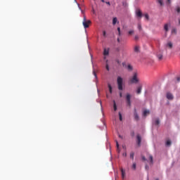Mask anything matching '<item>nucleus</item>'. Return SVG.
Masks as SVG:
<instances>
[{"instance_id": "nucleus-12", "label": "nucleus", "mask_w": 180, "mask_h": 180, "mask_svg": "<svg viewBox=\"0 0 180 180\" xmlns=\"http://www.w3.org/2000/svg\"><path fill=\"white\" fill-rule=\"evenodd\" d=\"M103 56H109V49H104Z\"/></svg>"}, {"instance_id": "nucleus-27", "label": "nucleus", "mask_w": 180, "mask_h": 180, "mask_svg": "<svg viewBox=\"0 0 180 180\" xmlns=\"http://www.w3.org/2000/svg\"><path fill=\"white\" fill-rule=\"evenodd\" d=\"M134 51H135L136 53H139V46H135V48H134Z\"/></svg>"}, {"instance_id": "nucleus-5", "label": "nucleus", "mask_w": 180, "mask_h": 180, "mask_svg": "<svg viewBox=\"0 0 180 180\" xmlns=\"http://www.w3.org/2000/svg\"><path fill=\"white\" fill-rule=\"evenodd\" d=\"M136 143L139 147L141 146V136L139 134L136 136Z\"/></svg>"}, {"instance_id": "nucleus-13", "label": "nucleus", "mask_w": 180, "mask_h": 180, "mask_svg": "<svg viewBox=\"0 0 180 180\" xmlns=\"http://www.w3.org/2000/svg\"><path fill=\"white\" fill-rule=\"evenodd\" d=\"M149 160H150V165H153V155H149Z\"/></svg>"}, {"instance_id": "nucleus-49", "label": "nucleus", "mask_w": 180, "mask_h": 180, "mask_svg": "<svg viewBox=\"0 0 180 180\" xmlns=\"http://www.w3.org/2000/svg\"><path fill=\"white\" fill-rule=\"evenodd\" d=\"M179 25H180V20H179Z\"/></svg>"}, {"instance_id": "nucleus-17", "label": "nucleus", "mask_w": 180, "mask_h": 180, "mask_svg": "<svg viewBox=\"0 0 180 180\" xmlns=\"http://www.w3.org/2000/svg\"><path fill=\"white\" fill-rule=\"evenodd\" d=\"M147 115H150V110H146L143 111V116H146Z\"/></svg>"}, {"instance_id": "nucleus-38", "label": "nucleus", "mask_w": 180, "mask_h": 180, "mask_svg": "<svg viewBox=\"0 0 180 180\" xmlns=\"http://www.w3.org/2000/svg\"><path fill=\"white\" fill-rule=\"evenodd\" d=\"M134 39H135V40H139V36L136 35Z\"/></svg>"}, {"instance_id": "nucleus-24", "label": "nucleus", "mask_w": 180, "mask_h": 180, "mask_svg": "<svg viewBox=\"0 0 180 180\" xmlns=\"http://www.w3.org/2000/svg\"><path fill=\"white\" fill-rule=\"evenodd\" d=\"M118 36H121L122 33L120 32V27H117Z\"/></svg>"}, {"instance_id": "nucleus-3", "label": "nucleus", "mask_w": 180, "mask_h": 180, "mask_svg": "<svg viewBox=\"0 0 180 180\" xmlns=\"http://www.w3.org/2000/svg\"><path fill=\"white\" fill-rule=\"evenodd\" d=\"M118 89L120 91H123V79L121 77H118L117 79Z\"/></svg>"}, {"instance_id": "nucleus-35", "label": "nucleus", "mask_w": 180, "mask_h": 180, "mask_svg": "<svg viewBox=\"0 0 180 180\" xmlns=\"http://www.w3.org/2000/svg\"><path fill=\"white\" fill-rule=\"evenodd\" d=\"M132 168H133V169H136V163H134L132 165Z\"/></svg>"}, {"instance_id": "nucleus-4", "label": "nucleus", "mask_w": 180, "mask_h": 180, "mask_svg": "<svg viewBox=\"0 0 180 180\" xmlns=\"http://www.w3.org/2000/svg\"><path fill=\"white\" fill-rule=\"evenodd\" d=\"M131 96L129 94H127L126 99H127V106H131V101H130Z\"/></svg>"}, {"instance_id": "nucleus-48", "label": "nucleus", "mask_w": 180, "mask_h": 180, "mask_svg": "<svg viewBox=\"0 0 180 180\" xmlns=\"http://www.w3.org/2000/svg\"><path fill=\"white\" fill-rule=\"evenodd\" d=\"M101 2H105V0H101Z\"/></svg>"}, {"instance_id": "nucleus-7", "label": "nucleus", "mask_w": 180, "mask_h": 180, "mask_svg": "<svg viewBox=\"0 0 180 180\" xmlns=\"http://www.w3.org/2000/svg\"><path fill=\"white\" fill-rule=\"evenodd\" d=\"M120 171L122 179H124L126 178V171L123 168H121Z\"/></svg>"}, {"instance_id": "nucleus-23", "label": "nucleus", "mask_w": 180, "mask_h": 180, "mask_svg": "<svg viewBox=\"0 0 180 180\" xmlns=\"http://www.w3.org/2000/svg\"><path fill=\"white\" fill-rule=\"evenodd\" d=\"M164 29L166 32H168V24H165L164 26Z\"/></svg>"}, {"instance_id": "nucleus-18", "label": "nucleus", "mask_w": 180, "mask_h": 180, "mask_svg": "<svg viewBox=\"0 0 180 180\" xmlns=\"http://www.w3.org/2000/svg\"><path fill=\"white\" fill-rule=\"evenodd\" d=\"M128 71H133V66L131 65H128Z\"/></svg>"}, {"instance_id": "nucleus-32", "label": "nucleus", "mask_w": 180, "mask_h": 180, "mask_svg": "<svg viewBox=\"0 0 180 180\" xmlns=\"http://www.w3.org/2000/svg\"><path fill=\"white\" fill-rule=\"evenodd\" d=\"M116 146H117V151L119 153V142H116Z\"/></svg>"}, {"instance_id": "nucleus-36", "label": "nucleus", "mask_w": 180, "mask_h": 180, "mask_svg": "<svg viewBox=\"0 0 180 180\" xmlns=\"http://www.w3.org/2000/svg\"><path fill=\"white\" fill-rule=\"evenodd\" d=\"M176 81H177V82H180V77L179 76H178L176 77Z\"/></svg>"}, {"instance_id": "nucleus-33", "label": "nucleus", "mask_w": 180, "mask_h": 180, "mask_svg": "<svg viewBox=\"0 0 180 180\" xmlns=\"http://www.w3.org/2000/svg\"><path fill=\"white\" fill-rule=\"evenodd\" d=\"M103 36L104 37H106V31H103Z\"/></svg>"}, {"instance_id": "nucleus-39", "label": "nucleus", "mask_w": 180, "mask_h": 180, "mask_svg": "<svg viewBox=\"0 0 180 180\" xmlns=\"http://www.w3.org/2000/svg\"><path fill=\"white\" fill-rule=\"evenodd\" d=\"M142 160H143V161H146V157L142 156Z\"/></svg>"}, {"instance_id": "nucleus-25", "label": "nucleus", "mask_w": 180, "mask_h": 180, "mask_svg": "<svg viewBox=\"0 0 180 180\" xmlns=\"http://www.w3.org/2000/svg\"><path fill=\"white\" fill-rule=\"evenodd\" d=\"M119 117H120V122H122L123 120V117H122V113L120 112H119Z\"/></svg>"}, {"instance_id": "nucleus-51", "label": "nucleus", "mask_w": 180, "mask_h": 180, "mask_svg": "<svg viewBox=\"0 0 180 180\" xmlns=\"http://www.w3.org/2000/svg\"><path fill=\"white\" fill-rule=\"evenodd\" d=\"M133 136H134V132H133Z\"/></svg>"}, {"instance_id": "nucleus-28", "label": "nucleus", "mask_w": 180, "mask_h": 180, "mask_svg": "<svg viewBox=\"0 0 180 180\" xmlns=\"http://www.w3.org/2000/svg\"><path fill=\"white\" fill-rule=\"evenodd\" d=\"M166 146H171V141L169 140L167 141Z\"/></svg>"}, {"instance_id": "nucleus-34", "label": "nucleus", "mask_w": 180, "mask_h": 180, "mask_svg": "<svg viewBox=\"0 0 180 180\" xmlns=\"http://www.w3.org/2000/svg\"><path fill=\"white\" fill-rule=\"evenodd\" d=\"M176 12H177L178 13H180V7H177V8H176Z\"/></svg>"}, {"instance_id": "nucleus-41", "label": "nucleus", "mask_w": 180, "mask_h": 180, "mask_svg": "<svg viewBox=\"0 0 180 180\" xmlns=\"http://www.w3.org/2000/svg\"><path fill=\"white\" fill-rule=\"evenodd\" d=\"M123 155H124V157H127V153H123Z\"/></svg>"}, {"instance_id": "nucleus-50", "label": "nucleus", "mask_w": 180, "mask_h": 180, "mask_svg": "<svg viewBox=\"0 0 180 180\" xmlns=\"http://www.w3.org/2000/svg\"><path fill=\"white\" fill-rule=\"evenodd\" d=\"M106 97H107V98H109V96L107 95Z\"/></svg>"}, {"instance_id": "nucleus-10", "label": "nucleus", "mask_w": 180, "mask_h": 180, "mask_svg": "<svg viewBox=\"0 0 180 180\" xmlns=\"http://www.w3.org/2000/svg\"><path fill=\"white\" fill-rule=\"evenodd\" d=\"M141 89H143V86H139L136 89V94L140 95L141 94Z\"/></svg>"}, {"instance_id": "nucleus-22", "label": "nucleus", "mask_w": 180, "mask_h": 180, "mask_svg": "<svg viewBox=\"0 0 180 180\" xmlns=\"http://www.w3.org/2000/svg\"><path fill=\"white\" fill-rule=\"evenodd\" d=\"M155 124L156 126H158V124H160V120H158V119L155 120Z\"/></svg>"}, {"instance_id": "nucleus-29", "label": "nucleus", "mask_w": 180, "mask_h": 180, "mask_svg": "<svg viewBox=\"0 0 180 180\" xmlns=\"http://www.w3.org/2000/svg\"><path fill=\"white\" fill-rule=\"evenodd\" d=\"M158 3L161 6H162V0H158Z\"/></svg>"}, {"instance_id": "nucleus-30", "label": "nucleus", "mask_w": 180, "mask_h": 180, "mask_svg": "<svg viewBox=\"0 0 180 180\" xmlns=\"http://www.w3.org/2000/svg\"><path fill=\"white\" fill-rule=\"evenodd\" d=\"M145 18L147 20H148L149 19V16H148V14H145Z\"/></svg>"}, {"instance_id": "nucleus-8", "label": "nucleus", "mask_w": 180, "mask_h": 180, "mask_svg": "<svg viewBox=\"0 0 180 180\" xmlns=\"http://www.w3.org/2000/svg\"><path fill=\"white\" fill-rule=\"evenodd\" d=\"M167 98L169 99V101H172V99H174V96L172 95V94L171 93H167Z\"/></svg>"}, {"instance_id": "nucleus-11", "label": "nucleus", "mask_w": 180, "mask_h": 180, "mask_svg": "<svg viewBox=\"0 0 180 180\" xmlns=\"http://www.w3.org/2000/svg\"><path fill=\"white\" fill-rule=\"evenodd\" d=\"M157 57L159 61H161V60H162V58H163L162 53H158Z\"/></svg>"}, {"instance_id": "nucleus-43", "label": "nucleus", "mask_w": 180, "mask_h": 180, "mask_svg": "<svg viewBox=\"0 0 180 180\" xmlns=\"http://www.w3.org/2000/svg\"><path fill=\"white\" fill-rule=\"evenodd\" d=\"M123 96L122 92L120 93V97L122 98Z\"/></svg>"}, {"instance_id": "nucleus-15", "label": "nucleus", "mask_w": 180, "mask_h": 180, "mask_svg": "<svg viewBox=\"0 0 180 180\" xmlns=\"http://www.w3.org/2000/svg\"><path fill=\"white\" fill-rule=\"evenodd\" d=\"M133 34H134V30H129V31L128 32V35H129V36H131V35H133Z\"/></svg>"}, {"instance_id": "nucleus-14", "label": "nucleus", "mask_w": 180, "mask_h": 180, "mask_svg": "<svg viewBox=\"0 0 180 180\" xmlns=\"http://www.w3.org/2000/svg\"><path fill=\"white\" fill-rule=\"evenodd\" d=\"M116 23H117V18L115 17L112 19V25H116Z\"/></svg>"}, {"instance_id": "nucleus-26", "label": "nucleus", "mask_w": 180, "mask_h": 180, "mask_svg": "<svg viewBox=\"0 0 180 180\" xmlns=\"http://www.w3.org/2000/svg\"><path fill=\"white\" fill-rule=\"evenodd\" d=\"M93 74H94L96 79H98V76L96 75V72H95V70L93 71Z\"/></svg>"}, {"instance_id": "nucleus-1", "label": "nucleus", "mask_w": 180, "mask_h": 180, "mask_svg": "<svg viewBox=\"0 0 180 180\" xmlns=\"http://www.w3.org/2000/svg\"><path fill=\"white\" fill-rule=\"evenodd\" d=\"M129 82H131V84H139V82H140V79L139 78V73H137V72H134L133 73L132 77L129 79Z\"/></svg>"}, {"instance_id": "nucleus-44", "label": "nucleus", "mask_w": 180, "mask_h": 180, "mask_svg": "<svg viewBox=\"0 0 180 180\" xmlns=\"http://www.w3.org/2000/svg\"><path fill=\"white\" fill-rule=\"evenodd\" d=\"M117 41H118V43H120V38H117Z\"/></svg>"}, {"instance_id": "nucleus-19", "label": "nucleus", "mask_w": 180, "mask_h": 180, "mask_svg": "<svg viewBox=\"0 0 180 180\" xmlns=\"http://www.w3.org/2000/svg\"><path fill=\"white\" fill-rule=\"evenodd\" d=\"M167 46L169 49H172V42H168Z\"/></svg>"}, {"instance_id": "nucleus-46", "label": "nucleus", "mask_w": 180, "mask_h": 180, "mask_svg": "<svg viewBox=\"0 0 180 180\" xmlns=\"http://www.w3.org/2000/svg\"><path fill=\"white\" fill-rule=\"evenodd\" d=\"M145 168H146V169H148V165H146Z\"/></svg>"}, {"instance_id": "nucleus-16", "label": "nucleus", "mask_w": 180, "mask_h": 180, "mask_svg": "<svg viewBox=\"0 0 180 180\" xmlns=\"http://www.w3.org/2000/svg\"><path fill=\"white\" fill-rule=\"evenodd\" d=\"M113 108H114V110L116 112V110H117V106L116 105V101H113Z\"/></svg>"}, {"instance_id": "nucleus-20", "label": "nucleus", "mask_w": 180, "mask_h": 180, "mask_svg": "<svg viewBox=\"0 0 180 180\" xmlns=\"http://www.w3.org/2000/svg\"><path fill=\"white\" fill-rule=\"evenodd\" d=\"M108 87L109 89L110 94H112V86L110 85V84H108Z\"/></svg>"}, {"instance_id": "nucleus-21", "label": "nucleus", "mask_w": 180, "mask_h": 180, "mask_svg": "<svg viewBox=\"0 0 180 180\" xmlns=\"http://www.w3.org/2000/svg\"><path fill=\"white\" fill-rule=\"evenodd\" d=\"M130 158H131V160H134V152H131L130 153Z\"/></svg>"}, {"instance_id": "nucleus-6", "label": "nucleus", "mask_w": 180, "mask_h": 180, "mask_svg": "<svg viewBox=\"0 0 180 180\" xmlns=\"http://www.w3.org/2000/svg\"><path fill=\"white\" fill-rule=\"evenodd\" d=\"M136 15L138 18H141V16H143V13H141V10L139 8L136 9Z\"/></svg>"}, {"instance_id": "nucleus-2", "label": "nucleus", "mask_w": 180, "mask_h": 180, "mask_svg": "<svg viewBox=\"0 0 180 180\" xmlns=\"http://www.w3.org/2000/svg\"><path fill=\"white\" fill-rule=\"evenodd\" d=\"M92 23L90 20H86V17L84 15L83 17V21H82V25L84 27V29H88L89 27V25Z\"/></svg>"}, {"instance_id": "nucleus-40", "label": "nucleus", "mask_w": 180, "mask_h": 180, "mask_svg": "<svg viewBox=\"0 0 180 180\" xmlns=\"http://www.w3.org/2000/svg\"><path fill=\"white\" fill-rule=\"evenodd\" d=\"M172 33H176V30H172Z\"/></svg>"}, {"instance_id": "nucleus-42", "label": "nucleus", "mask_w": 180, "mask_h": 180, "mask_svg": "<svg viewBox=\"0 0 180 180\" xmlns=\"http://www.w3.org/2000/svg\"><path fill=\"white\" fill-rule=\"evenodd\" d=\"M105 4H107V5L110 6V2H109V1H106Z\"/></svg>"}, {"instance_id": "nucleus-52", "label": "nucleus", "mask_w": 180, "mask_h": 180, "mask_svg": "<svg viewBox=\"0 0 180 180\" xmlns=\"http://www.w3.org/2000/svg\"><path fill=\"white\" fill-rule=\"evenodd\" d=\"M156 180H160V179H157Z\"/></svg>"}, {"instance_id": "nucleus-9", "label": "nucleus", "mask_w": 180, "mask_h": 180, "mask_svg": "<svg viewBox=\"0 0 180 180\" xmlns=\"http://www.w3.org/2000/svg\"><path fill=\"white\" fill-rule=\"evenodd\" d=\"M134 119L136 122H139L140 120V117H139V114H137V111L136 109L134 110Z\"/></svg>"}, {"instance_id": "nucleus-37", "label": "nucleus", "mask_w": 180, "mask_h": 180, "mask_svg": "<svg viewBox=\"0 0 180 180\" xmlns=\"http://www.w3.org/2000/svg\"><path fill=\"white\" fill-rule=\"evenodd\" d=\"M138 28H139V30H141V25L139 24Z\"/></svg>"}, {"instance_id": "nucleus-31", "label": "nucleus", "mask_w": 180, "mask_h": 180, "mask_svg": "<svg viewBox=\"0 0 180 180\" xmlns=\"http://www.w3.org/2000/svg\"><path fill=\"white\" fill-rule=\"evenodd\" d=\"M105 68H106L107 71H109V65L108 63L105 65Z\"/></svg>"}, {"instance_id": "nucleus-45", "label": "nucleus", "mask_w": 180, "mask_h": 180, "mask_svg": "<svg viewBox=\"0 0 180 180\" xmlns=\"http://www.w3.org/2000/svg\"><path fill=\"white\" fill-rule=\"evenodd\" d=\"M116 62L117 63V64H120V61L119 60H117Z\"/></svg>"}, {"instance_id": "nucleus-47", "label": "nucleus", "mask_w": 180, "mask_h": 180, "mask_svg": "<svg viewBox=\"0 0 180 180\" xmlns=\"http://www.w3.org/2000/svg\"><path fill=\"white\" fill-rule=\"evenodd\" d=\"M168 4H171V0H167Z\"/></svg>"}]
</instances>
